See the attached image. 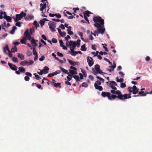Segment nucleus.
<instances>
[{
  "label": "nucleus",
  "mask_w": 152,
  "mask_h": 152,
  "mask_svg": "<svg viewBox=\"0 0 152 152\" xmlns=\"http://www.w3.org/2000/svg\"><path fill=\"white\" fill-rule=\"evenodd\" d=\"M93 20L95 23L94 26L97 28L99 27L102 28L104 27V21L102 19L101 17L98 16L94 17L93 18Z\"/></svg>",
  "instance_id": "nucleus-1"
},
{
  "label": "nucleus",
  "mask_w": 152,
  "mask_h": 152,
  "mask_svg": "<svg viewBox=\"0 0 152 152\" xmlns=\"http://www.w3.org/2000/svg\"><path fill=\"white\" fill-rule=\"evenodd\" d=\"M110 100H112V99H115L116 98H118V99L121 100H124L125 99H127L130 98L131 96H130V94H125L123 95H116L114 94H112L110 95Z\"/></svg>",
  "instance_id": "nucleus-2"
},
{
  "label": "nucleus",
  "mask_w": 152,
  "mask_h": 152,
  "mask_svg": "<svg viewBox=\"0 0 152 152\" xmlns=\"http://www.w3.org/2000/svg\"><path fill=\"white\" fill-rule=\"evenodd\" d=\"M26 15V13L24 12L23 11L21 12L19 14H17L16 15V18L14 19L15 22L21 20L24 17H25Z\"/></svg>",
  "instance_id": "nucleus-3"
},
{
  "label": "nucleus",
  "mask_w": 152,
  "mask_h": 152,
  "mask_svg": "<svg viewBox=\"0 0 152 152\" xmlns=\"http://www.w3.org/2000/svg\"><path fill=\"white\" fill-rule=\"evenodd\" d=\"M56 23L52 21H50L48 23V25L51 31L53 32H54L56 31V30L55 28L56 27Z\"/></svg>",
  "instance_id": "nucleus-4"
},
{
  "label": "nucleus",
  "mask_w": 152,
  "mask_h": 152,
  "mask_svg": "<svg viewBox=\"0 0 152 152\" xmlns=\"http://www.w3.org/2000/svg\"><path fill=\"white\" fill-rule=\"evenodd\" d=\"M94 69L96 71L94 72V74L96 75V74L99 73L104 75L105 73L102 71V70L100 69V66L98 64H97L95 65Z\"/></svg>",
  "instance_id": "nucleus-5"
},
{
  "label": "nucleus",
  "mask_w": 152,
  "mask_h": 152,
  "mask_svg": "<svg viewBox=\"0 0 152 152\" xmlns=\"http://www.w3.org/2000/svg\"><path fill=\"white\" fill-rule=\"evenodd\" d=\"M34 63V61L32 60H30L29 61L24 60L21 62L20 63V64L21 66H25L27 65V66H29L33 64Z\"/></svg>",
  "instance_id": "nucleus-6"
},
{
  "label": "nucleus",
  "mask_w": 152,
  "mask_h": 152,
  "mask_svg": "<svg viewBox=\"0 0 152 152\" xmlns=\"http://www.w3.org/2000/svg\"><path fill=\"white\" fill-rule=\"evenodd\" d=\"M76 43L75 42H73L72 41L70 40L69 42V44L68 45V46H72L70 47V50L71 53L74 52V50L75 49L76 46Z\"/></svg>",
  "instance_id": "nucleus-7"
},
{
  "label": "nucleus",
  "mask_w": 152,
  "mask_h": 152,
  "mask_svg": "<svg viewBox=\"0 0 152 152\" xmlns=\"http://www.w3.org/2000/svg\"><path fill=\"white\" fill-rule=\"evenodd\" d=\"M101 82L99 80L96 81L94 84V86L96 89L98 90L99 91L103 90V88L102 86H99L101 85Z\"/></svg>",
  "instance_id": "nucleus-8"
},
{
  "label": "nucleus",
  "mask_w": 152,
  "mask_h": 152,
  "mask_svg": "<svg viewBox=\"0 0 152 152\" xmlns=\"http://www.w3.org/2000/svg\"><path fill=\"white\" fill-rule=\"evenodd\" d=\"M40 6L41 7L40 8V10L41 11H42V16L43 17H47V16H46L44 14L43 12V10L46 7V3H45L44 4H42V3H41L40 5Z\"/></svg>",
  "instance_id": "nucleus-9"
},
{
  "label": "nucleus",
  "mask_w": 152,
  "mask_h": 152,
  "mask_svg": "<svg viewBox=\"0 0 152 152\" xmlns=\"http://www.w3.org/2000/svg\"><path fill=\"white\" fill-rule=\"evenodd\" d=\"M87 60L88 64L91 67L93 65L94 61L92 57L89 56L87 57Z\"/></svg>",
  "instance_id": "nucleus-10"
},
{
  "label": "nucleus",
  "mask_w": 152,
  "mask_h": 152,
  "mask_svg": "<svg viewBox=\"0 0 152 152\" xmlns=\"http://www.w3.org/2000/svg\"><path fill=\"white\" fill-rule=\"evenodd\" d=\"M8 64L10 67V68L13 71L17 70V68L18 67L15 65L12 64L9 62L8 63Z\"/></svg>",
  "instance_id": "nucleus-11"
},
{
  "label": "nucleus",
  "mask_w": 152,
  "mask_h": 152,
  "mask_svg": "<svg viewBox=\"0 0 152 152\" xmlns=\"http://www.w3.org/2000/svg\"><path fill=\"white\" fill-rule=\"evenodd\" d=\"M101 95L102 96L104 97L105 96L107 97L108 99H110V95H111V94L110 92L103 91L102 92Z\"/></svg>",
  "instance_id": "nucleus-12"
},
{
  "label": "nucleus",
  "mask_w": 152,
  "mask_h": 152,
  "mask_svg": "<svg viewBox=\"0 0 152 152\" xmlns=\"http://www.w3.org/2000/svg\"><path fill=\"white\" fill-rule=\"evenodd\" d=\"M139 89L135 86H133L132 87V94H136L138 93Z\"/></svg>",
  "instance_id": "nucleus-13"
},
{
  "label": "nucleus",
  "mask_w": 152,
  "mask_h": 152,
  "mask_svg": "<svg viewBox=\"0 0 152 152\" xmlns=\"http://www.w3.org/2000/svg\"><path fill=\"white\" fill-rule=\"evenodd\" d=\"M68 61L69 63L72 65L75 66L76 65H78V64H79V62H75L73 61L72 60H71L69 59H68Z\"/></svg>",
  "instance_id": "nucleus-14"
},
{
  "label": "nucleus",
  "mask_w": 152,
  "mask_h": 152,
  "mask_svg": "<svg viewBox=\"0 0 152 152\" xmlns=\"http://www.w3.org/2000/svg\"><path fill=\"white\" fill-rule=\"evenodd\" d=\"M25 17V20H26L33 19L34 18V16L32 15H28L26 17Z\"/></svg>",
  "instance_id": "nucleus-15"
},
{
  "label": "nucleus",
  "mask_w": 152,
  "mask_h": 152,
  "mask_svg": "<svg viewBox=\"0 0 152 152\" xmlns=\"http://www.w3.org/2000/svg\"><path fill=\"white\" fill-rule=\"evenodd\" d=\"M31 44L32 45L33 47L34 48H35L37 45V43L36 42L34 38L32 39L31 40Z\"/></svg>",
  "instance_id": "nucleus-16"
},
{
  "label": "nucleus",
  "mask_w": 152,
  "mask_h": 152,
  "mask_svg": "<svg viewBox=\"0 0 152 152\" xmlns=\"http://www.w3.org/2000/svg\"><path fill=\"white\" fill-rule=\"evenodd\" d=\"M98 31H97V33H101L102 34H104L105 31V28H98Z\"/></svg>",
  "instance_id": "nucleus-17"
},
{
  "label": "nucleus",
  "mask_w": 152,
  "mask_h": 152,
  "mask_svg": "<svg viewBox=\"0 0 152 152\" xmlns=\"http://www.w3.org/2000/svg\"><path fill=\"white\" fill-rule=\"evenodd\" d=\"M49 69L48 67L45 66L44 67L43 69L42 70L44 74H46L48 73V71L49 70Z\"/></svg>",
  "instance_id": "nucleus-18"
},
{
  "label": "nucleus",
  "mask_w": 152,
  "mask_h": 152,
  "mask_svg": "<svg viewBox=\"0 0 152 152\" xmlns=\"http://www.w3.org/2000/svg\"><path fill=\"white\" fill-rule=\"evenodd\" d=\"M109 82H110V83L109 84V86H110L111 87H112V86H117V84L114 81H109Z\"/></svg>",
  "instance_id": "nucleus-19"
},
{
  "label": "nucleus",
  "mask_w": 152,
  "mask_h": 152,
  "mask_svg": "<svg viewBox=\"0 0 152 152\" xmlns=\"http://www.w3.org/2000/svg\"><path fill=\"white\" fill-rule=\"evenodd\" d=\"M17 56L21 60H23L25 59L24 56L22 54L18 53Z\"/></svg>",
  "instance_id": "nucleus-20"
},
{
  "label": "nucleus",
  "mask_w": 152,
  "mask_h": 152,
  "mask_svg": "<svg viewBox=\"0 0 152 152\" xmlns=\"http://www.w3.org/2000/svg\"><path fill=\"white\" fill-rule=\"evenodd\" d=\"M138 94L140 96H146L147 94V92L144 93V92L143 91H140L139 92Z\"/></svg>",
  "instance_id": "nucleus-21"
},
{
  "label": "nucleus",
  "mask_w": 152,
  "mask_h": 152,
  "mask_svg": "<svg viewBox=\"0 0 152 152\" xmlns=\"http://www.w3.org/2000/svg\"><path fill=\"white\" fill-rule=\"evenodd\" d=\"M54 87L56 88H57L58 87H59L60 88H61V83H54V84L53 85Z\"/></svg>",
  "instance_id": "nucleus-22"
},
{
  "label": "nucleus",
  "mask_w": 152,
  "mask_h": 152,
  "mask_svg": "<svg viewBox=\"0 0 152 152\" xmlns=\"http://www.w3.org/2000/svg\"><path fill=\"white\" fill-rule=\"evenodd\" d=\"M59 68L61 70V71L64 73L66 74H69V72L67 70L65 69H64L61 66H60Z\"/></svg>",
  "instance_id": "nucleus-23"
},
{
  "label": "nucleus",
  "mask_w": 152,
  "mask_h": 152,
  "mask_svg": "<svg viewBox=\"0 0 152 152\" xmlns=\"http://www.w3.org/2000/svg\"><path fill=\"white\" fill-rule=\"evenodd\" d=\"M59 68L61 70V71L64 73L66 74H69V72L67 70L65 69H64L61 66H60Z\"/></svg>",
  "instance_id": "nucleus-24"
},
{
  "label": "nucleus",
  "mask_w": 152,
  "mask_h": 152,
  "mask_svg": "<svg viewBox=\"0 0 152 152\" xmlns=\"http://www.w3.org/2000/svg\"><path fill=\"white\" fill-rule=\"evenodd\" d=\"M84 15H85L88 17L89 16V14H91V12L88 10L86 11L83 13Z\"/></svg>",
  "instance_id": "nucleus-25"
},
{
  "label": "nucleus",
  "mask_w": 152,
  "mask_h": 152,
  "mask_svg": "<svg viewBox=\"0 0 152 152\" xmlns=\"http://www.w3.org/2000/svg\"><path fill=\"white\" fill-rule=\"evenodd\" d=\"M6 50H7L8 52H10V50H9L7 45H6L5 47L4 48V53H6Z\"/></svg>",
  "instance_id": "nucleus-26"
},
{
  "label": "nucleus",
  "mask_w": 152,
  "mask_h": 152,
  "mask_svg": "<svg viewBox=\"0 0 152 152\" xmlns=\"http://www.w3.org/2000/svg\"><path fill=\"white\" fill-rule=\"evenodd\" d=\"M71 38L70 36L69 35H67V37H65V38L66 40H67L66 45V46H68V45L69 44V42L68 41V39H69Z\"/></svg>",
  "instance_id": "nucleus-27"
},
{
  "label": "nucleus",
  "mask_w": 152,
  "mask_h": 152,
  "mask_svg": "<svg viewBox=\"0 0 152 152\" xmlns=\"http://www.w3.org/2000/svg\"><path fill=\"white\" fill-rule=\"evenodd\" d=\"M19 71L21 72L24 73L26 71V69L23 67H21L18 68Z\"/></svg>",
  "instance_id": "nucleus-28"
},
{
  "label": "nucleus",
  "mask_w": 152,
  "mask_h": 152,
  "mask_svg": "<svg viewBox=\"0 0 152 152\" xmlns=\"http://www.w3.org/2000/svg\"><path fill=\"white\" fill-rule=\"evenodd\" d=\"M26 38L25 37H23L22 39L20 40V42L22 44H26Z\"/></svg>",
  "instance_id": "nucleus-29"
},
{
  "label": "nucleus",
  "mask_w": 152,
  "mask_h": 152,
  "mask_svg": "<svg viewBox=\"0 0 152 152\" xmlns=\"http://www.w3.org/2000/svg\"><path fill=\"white\" fill-rule=\"evenodd\" d=\"M81 50L83 51H85L87 50V48L86 47V44H85L81 46Z\"/></svg>",
  "instance_id": "nucleus-30"
},
{
  "label": "nucleus",
  "mask_w": 152,
  "mask_h": 152,
  "mask_svg": "<svg viewBox=\"0 0 152 152\" xmlns=\"http://www.w3.org/2000/svg\"><path fill=\"white\" fill-rule=\"evenodd\" d=\"M11 50L12 52L15 53V52L17 51V49L16 46H14L11 48Z\"/></svg>",
  "instance_id": "nucleus-31"
},
{
  "label": "nucleus",
  "mask_w": 152,
  "mask_h": 152,
  "mask_svg": "<svg viewBox=\"0 0 152 152\" xmlns=\"http://www.w3.org/2000/svg\"><path fill=\"white\" fill-rule=\"evenodd\" d=\"M33 25L36 28L39 26V24L36 20H34V21Z\"/></svg>",
  "instance_id": "nucleus-32"
},
{
  "label": "nucleus",
  "mask_w": 152,
  "mask_h": 152,
  "mask_svg": "<svg viewBox=\"0 0 152 152\" xmlns=\"http://www.w3.org/2000/svg\"><path fill=\"white\" fill-rule=\"evenodd\" d=\"M69 72L72 75H75L77 73L76 71H73V70H72L70 69H69Z\"/></svg>",
  "instance_id": "nucleus-33"
},
{
  "label": "nucleus",
  "mask_w": 152,
  "mask_h": 152,
  "mask_svg": "<svg viewBox=\"0 0 152 152\" xmlns=\"http://www.w3.org/2000/svg\"><path fill=\"white\" fill-rule=\"evenodd\" d=\"M12 60L14 62H18V58L15 57H13L12 59Z\"/></svg>",
  "instance_id": "nucleus-34"
},
{
  "label": "nucleus",
  "mask_w": 152,
  "mask_h": 152,
  "mask_svg": "<svg viewBox=\"0 0 152 152\" xmlns=\"http://www.w3.org/2000/svg\"><path fill=\"white\" fill-rule=\"evenodd\" d=\"M73 77L74 79L76 80L77 82L80 81V77L79 76L75 75L73 76Z\"/></svg>",
  "instance_id": "nucleus-35"
},
{
  "label": "nucleus",
  "mask_w": 152,
  "mask_h": 152,
  "mask_svg": "<svg viewBox=\"0 0 152 152\" xmlns=\"http://www.w3.org/2000/svg\"><path fill=\"white\" fill-rule=\"evenodd\" d=\"M81 72L83 73L84 77H86L87 76V74L85 70L83 69H81Z\"/></svg>",
  "instance_id": "nucleus-36"
},
{
  "label": "nucleus",
  "mask_w": 152,
  "mask_h": 152,
  "mask_svg": "<svg viewBox=\"0 0 152 152\" xmlns=\"http://www.w3.org/2000/svg\"><path fill=\"white\" fill-rule=\"evenodd\" d=\"M117 82H122L123 81L124 79L123 78H120L119 79L118 78V77H117L116 78Z\"/></svg>",
  "instance_id": "nucleus-37"
},
{
  "label": "nucleus",
  "mask_w": 152,
  "mask_h": 152,
  "mask_svg": "<svg viewBox=\"0 0 152 152\" xmlns=\"http://www.w3.org/2000/svg\"><path fill=\"white\" fill-rule=\"evenodd\" d=\"M33 54L34 55H37V52L36 51L35 48H33Z\"/></svg>",
  "instance_id": "nucleus-38"
},
{
  "label": "nucleus",
  "mask_w": 152,
  "mask_h": 152,
  "mask_svg": "<svg viewBox=\"0 0 152 152\" xmlns=\"http://www.w3.org/2000/svg\"><path fill=\"white\" fill-rule=\"evenodd\" d=\"M60 36L62 37H64L66 35V33L65 32L63 31L61 32V34H60Z\"/></svg>",
  "instance_id": "nucleus-39"
},
{
  "label": "nucleus",
  "mask_w": 152,
  "mask_h": 152,
  "mask_svg": "<svg viewBox=\"0 0 152 152\" xmlns=\"http://www.w3.org/2000/svg\"><path fill=\"white\" fill-rule=\"evenodd\" d=\"M82 86L83 87H87L88 86V84L84 82L82 84Z\"/></svg>",
  "instance_id": "nucleus-40"
},
{
  "label": "nucleus",
  "mask_w": 152,
  "mask_h": 152,
  "mask_svg": "<svg viewBox=\"0 0 152 152\" xmlns=\"http://www.w3.org/2000/svg\"><path fill=\"white\" fill-rule=\"evenodd\" d=\"M26 37L27 38V39L28 40H30V41H31L32 39H31V36L30 34H29V35H28L26 36Z\"/></svg>",
  "instance_id": "nucleus-41"
},
{
  "label": "nucleus",
  "mask_w": 152,
  "mask_h": 152,
  "mask_svg": "<svg viewBox=\"0 0 152 152\" xmlns=\"http://www.w3.org/2000/svg\"><path fill=\"white\" fill-rule=\"evenodd\" d=\"M115 94H118V95H123L121 93L120 91L119 90H117L116 91H115Z\"/></svg>",
  "instance_id": "nucleus-42"
},
{
  "label": "nucleus",
  "mask_w": 152,
  "mask_h": 152,
  "mask_svg": "<svg viewBox=\"0 0 152 152\" xmlns=\"http://www.w3.org/2000/svg\"><path fill=\"white\" fill-rule=\"evenodd\" d=\"M55 75V74L54 72H53V73H50L48 74V77H51L54 76Z\"/></svg>",
  "instance_id": "nucleus-43"
},
{
  "label": "nucleus",
  "mask_w": 152,
  "mask_h": 152,
  "mask_svg": "<svg viewBox=\"0 0 152 152\" xmlns=\"http://www.w3.org/2000/svg\"><path fill=\"white\" fill-rule=\"evenodd\" d=\"M39 23L42 26L44 25L45 21H44L43 19H42L40 21Z\"/></svg>",
  "instance_id": "nucleus-44"
},
{
  "label": "nucleus",
  "mask_w": 152,
  "mask_h": 152,
  "mask_svg": "<svg viewBox=\"0 0 152 152\" xmlns=\"http://www.w3.org/2000/svg\"><path fill=\"white\" fill-rule=\"evenodd\" d=\"M127 90L129 93H132V88L131 87H128L127 88Z\"/></svg>",
  "instance_id": "nucleus-45"
},
{
  "label": "nucleus",
  "mask_w": 152,
  "mask_h": 152,
  "mask_svg": "<svg viewBox=\"0 0 152 152\" xmlns=\"http://www.w3.org/2000/svg\"><path fill=\"white\" fill-rule=\"evenodd\" d=\"M126 87V85L125 83H121V85L120 86V87L121 88H125Z\"/></svg>",
  "instance_id": "nucleus-46"
},
{
  "label": "nucleus",
  "mask_w": 152,
  "mask_h": 152,
  "mask_svg": "<svg viewBox=\"0 0 152 152\" xmlns=\"http://www.w3.org/2000/svg\"><path fill=\"white\" fill-rule=\"evenodd\" d=\"M113 63V65L111 66H110V67L113 70H114V68L116 67V64L115 62H114Z\"/></svg>",
  "instance_id": "nucleus-47"
},
{
  "label": "nucleus",
  "mask_w": 152,
  "mask_h": 152,
  "mask_svg": "<svg viewBox=\"0 0 152 152\" xmlns=\"http://www.w3.org/2000/svg\"><path fill=\"white\" fill-rule=\"evenodd\" d=\"M55 16H56V18H60L61 17V15L59 13L55 14Z\"/></svg>",
  "instance_id": "nucleus-48"
},
{
  "label": "nucleus",
  "mask_w": 152,
  "mask_h": 152,
  "mask_svg": "<svg viewBox=\"0 0 152 152\" xmlns=\"http://www.w3.org/2000/svg\"><path fill=\"white\" fill-rule=\"evenodd\" d=\"M30 32L31 34L34 32V29L33 28H31L30 29Z\"/></svg>",
  "instance_id": "nucleus-49"
},
{
  "label": "nucleus",
  "mask_w": 152,
  "mask_h": 152,
  "mask_svg": "<svg viewBox=\"0 0 152 152\" xmlns=\"http://www.w3.org/2000/svg\"><path fill=\"white\" fill-rule=\"evenodd\" d=\"M96 78L98 79H99L100 81H102V83H104V80L101 77H99L98 76H97L96 77Z\"/></svg>",
  "instance_id": "nucleus-50"
},
{
  "label": "nucleus",
  "mask_w": 152,
  "mask_h": 152,
  "mask_svg": "<svg viewBox=\"0 0 152 152\" xmlns=\"http://www.w3.org/2000/svg\"><path fill=\"white\" fill-rule=\"evenodd\" d=\"M6 19L7 20V22H9L11 21V20L12 19V18L10 16H8Z\"/></svg>",
  "instance_id": "nucleus-51"
},
{
  "label": "nucleus",
  "mask_w": 152,
  "mask_h": 152,
  "mask_svg": "<svg viewBox=\"0 0 152 152\" xmlns=\"http://www.w3.org/2000/svg\"><path fill=\"white\" fill-rule=\"evenodd\" d=\"M30 34L28 32V29H27L24 32V35L26 36L28 35H29Z\"/></svg>",
  "instance_id": "nucleus-52"
},
{
  "label": "nucleus",
  "mask_w": 152,
  "mask_h": 152,
  "mask_svg": "<svg viewBox=\"0 0 152 152\" xmlns=\"http://www.w3.org/2000/svg\"><path fill=\"white\" fill-rule=\"evenodd\" d=\"M80 39H78L77 41V47H78L80 46Z\"/></svg>",
  "instance_id": "nucleus-53"
},
{
  "label": "nucleus",
  "mask_w": 152,
  "mask_h": 152,
  "mask_svg": "<svg viewBox=\"0 0 152 152\" xmlns=\"http://www.w3.org/2000/svg\"><path fill=\"white\" fill-rule=\"evenodd\" d=\"M30 78L28 76H25L24 77V80L26 81H28L29 80Z\"/></svg>",
  "instance_id": "nucleus-54"
},
{
  "label": "nucleus",
  "mask_w": 152,
  "mask_h": 152,
  "mask_svg": "<svg viewBox=\"0 0 152 152\" xmlns=\"http://www.w3.org/2000/svg\"><path fill=\"white\" fill-rule=\"evenodd\" d=\"M57 54L58 56H60L61 57H63V54L62 53H60L59 52H57Z\"/></svg>",
  "instance_id": "nucleus-55"
},
{
  "label": "nucleus",
  "mask_w": 152,
  "mask_h": 152,
  "mask_svg": "<svg viewBox=\"0 0 152 152\" xmlns=\"http://www.w3.org/2000/svg\"><path fill=\"white\" fill-rule=\"evenodd\" d=\"M77 54V51H74V52L73 53H71V54L72 56H76V55Z\"/></svg>",
  "instance_id": "nucleus-56"
},
{
  "label": "nucleus",
  "mask_w": 152,
  "mask_h": 152,
  "mask_svg": "<svg viewBox=\"0 0 152 152\" xmlns=\"http://www.w3.org/2000/svg\"><path fill=\"white\" fill-rule=\"evenodd\" d=\"M52 42L53 43H56L57 42V40L55 38H53L52 39Z\"/></svg>",
  "instance_id": "nucleus-57"
},
{
  "label": "nucleus",
  "mask_w": 152,
  "mask_h": 152,
  "mask_svg": "<svg viewBox=\"0 0 152 152\" xmlns=\"http://www.w3.org/2000/svg\"><path fill=\"white\" fill-rule=\"evenodd\" d=\"M25 74L26 75H27V76H28L29 77H31L32 76V74L31 73L29 72H26L25 73Z\"/></svg>",
  "instance_id": "nucleus-58"
},
{
  "label": "nucleus",
  "mask_w": 152,
  "mask_h": 152,
  "mask_svg": "<svg viewBox=\"0 0 152 152\" xmlns=\"http://www.w3.org/2000/svg\"><path fill=\"white\" fill-rule=\"evenodd\" d=\"M45 58V57L44 56H41V58H39V60L40 61H43L44 60Z\"/></svg>",
  "instance_id": "nucleus-59"
},
{
  "label": "nucleus",
  "mask_w": 152,
  "mask_h": 152,
  "mask_svg": "<svg viewBox=\"0 0 152 152\" xmlns=\"http://www.w3.org/2000/svg\"><path fill=\"white\" fill-rule=\"evenodd\" d=\"M59 27L61 28L63 30H64L65 29L64 26L62 24H61V25L59 26Z\"/></svg>",
  "instance_id": "nucleus-60"
},
{
  "label": "nucleus",
  "mask_w": 152,
  "mask_h": 152,
  "mask_svg": "<svg viewBox=\"0 0 152 152\" xmlns=\"http://www.w3.org/2000/svg\"><path fill=\"white\" fill-rule=\"evenodd\" d=\"M78 34L81 37V39L82 40H83V38H82V37H83V33L82 32H79V33H78Z\"/></svg>",
  "instance_id": "nucleus-61"
},
{
  "label": "nucleus",
  "mask_w": 152,
  "mask_h": 152,
  "mask_svg": "<svg viewBox=\"0 0 152 152\" xmlns=\"http://www.w3.org/2000/svg\"><path fill=\"white\" fill-rule=\"evenodd\" d=\"M38 70H40V72H37V73L39 74V75H42L43 74H44L43 72V71L42 70H41L40 69H38Z\"/></svg>",
  "instance_id": "nucleus-62"
},
{
  "label": "nucleus",
  "mask_w": 152,
  "mask_h": 152,
  "mask_svg": "<svg viewBox=\"0 0 152 152\" xmlns=\"http://www.w3.org/2000/svg\"><path fill=\"white\" fill-rule=\"evenodd\" d=\"M15 25H16V26H18V27H20L21 26V23L19 22H17L16 23Z\"/></svg>",
  "instance_id": "nucleus-63"
},
{
  "label": "nucleus",
  "mask_w": 152,
  "mask_h": 152,
  "mask_svg": "<svg viewBox=\"0 0 152 152\" xmlns=\"http://www.w3.org/2000/svg\"><path fill=\"white\" fill-rule=\"evenodd\" d=\"M8 56L10 58H11L12 57V55L11 53V52L10 51V52H8Z\"/></svg>",
  "instance_id": "nucleus-64"
}]
</instances>
